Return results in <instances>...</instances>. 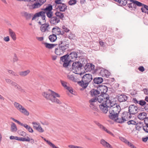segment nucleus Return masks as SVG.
<instances>
[{"mask_svg": "<svg viewBox=\"0 0 148 148\" xmlns=\"http://www.w3.org/2000/svg\"><path fill=\"white\" fill-rule=\"evenodd\" d=\"M11 85L18 90L21 91L23 90L22 89L21 86L15 82H13Z\"/></svg>", "mask_w": 148, "mask_h": 148, "instance_id": "32", "label": "nucleus"}, {"mask_svg": "<svg viewBox=\"0 0 148 148\" xmlns=\"http://www.w3.org/2000/svg\"><path fill=\"white\" fill-rule=\"evenodd\" d=\"M130 115L128 112H123L121 116V118H123L124 121H127L130 117L129 115Z\"/></svg>", "mask_w": 148, "mask_h": 148, "instance_id": "23", "label": "nucleus"}, {"mask_svg": "<svg viewBox=\"0 0 148 148\" xmlns=\"http://www.w3.org/2000/svg\"><path fill=\"white\" fill-rule=\"evenodd\" d=\"M58 47L55 49V53L57 55H62L69 47V45L65 41H60L57 44Z\"/></svg>", "mask_w": 148, "mask_h": 148, "instance_id": "2", "label": "nucleus"}, {"mask_svg": "<svg viewBox=\"0 0 148 148\" xmlns=\"http://www.w3.org/2000/svg\"><path fill=\"white\" fill-rule=\"evenodd\" d=\"M55 15L57 17L60 18L62 20L63 19V18H64V15L63 13L60 12H57L55 13Z\"/></svg>", "mask_w": 148, "mask_h": 148, "instance_id": "37", "label": "nucleus"}, {"mask_svg": "<svg viewBox=\"0 0 148 148\" xmlns=\"http://www.w3.org/2000/svg\"><path fill=\"white\" fill-rule=\"evenodd\" d=\"M35 127L36 128V130L39 132H43L44 131L40 125H38L37 127Z\"/></svg>", "mask_w": 148, "mask_h": 148, "instance_id": "50", "label": "nucleus"}, {"mask_svg": "<svg viewBox=\"0 0 148 148\" xmlns=\"http://www.w3.org/2000/svg\"><path fill=\"white\" fill-rule=\"evenodd\" d=\"M131 3H129L127 4L128 7L132 10H135L136 8V5L133 2H131Z\"/></svg>", "mask_w": 148, "mask_h": 148, "instance_id": "39", "label": "nucleus"}, {"mask_svg": "<svg viewBox=\"0 0 148 148\" xmlns=\"http://www.w3.org/2000/svg\"><path fill=\"white\" fill-rule=\"evenodd\" d=\"M143 129L145 132L148 133V125L145 124V125L143 127Z\"/></svg>", "mask_w": 148, "mask_h": 148, "instance_id": "56", "label": "nucleus"}, {"mask_svg": "<svg viewBox=\"0 0 148 148\" xmlns=\"http://www.w3.org/2000/svg\"><path fill=\"white\" fill-rule=\"evenodd\" d=\"M10 119H12V120H13L15 122L17 123L19 125H21V124H22V123H21V122H20L19 121L14 119V118L12 117H11L10 118Z\"/></svg>", "mask_w": 148, "mask_h": 148, "instance_id": "60", "label": "nucleus"}, {"mask_svg": "<svg viewBox=\"0 0 148 148\" xmlns=\"http://www.w3.org/2000/svg\"><path fill=\"white\" fill-rule=\"evenodd\" d=\"M127 123L128 125H135L136 124V123L135 121L132 120L129 121L127 122Z\"/></svg>", "mask_w": 148, "mask_h": 148, "instance_id": "54", "label": "nucleus"}, {"mask_svg": "<svg viewBox=\"0 0 148 148\" xmlns=\"http://www.w3.org/2000/svg\"><path fill=\"white\" fill-rule=\"evenodd\" d=\"M62 29L64 30L65 32H68L69 31V30L65 26L63 25L62 27Z\"/></svg>", "mask_w": 148, "mask_h": 148, "instance_id": "62", "label": "nucleus"}, {"mask_svg": "<svg viewBox=\"0 0 148 148\" xmlns=\"http://www.w3.org/2000/svg\"><path fill=\"white\" fill-rule=\"evenodd\" d=\"M61 0H55V7L57 6L58 5H60L62 3L61 2Z\"/></svg>", "mask_w": 148, "mask_h": 148, "instance_id": "55", "label": "nucleus"}, {"mask_svg": "<svg viewBox=\"0 0 148 148\" xmlns=\"http://www.w3.org/2000/svg\"><path fill=\"white\" fill-rule=\"evenodd\" d=\"M133 101L135 103H136L139 104L141 106H143L146 103L145 101L141 100L139 101H138L136 98L133 99Z\"/></svg>", "mask_w": 148, "mask_h": 148, "instance_id": "34", "label": "nucleus"}, {"mask_svg": "<svg viewBox=\"0 0 148 148\" xmlns=\"http://www.w3.org/2000/svg\"><path fill=\"white\" fill-rule=\"evenodd\" d=\"M52 5L51 4H49L45 8H42L41 10L44 11V12H46L52 11Z\"/></svg>", "mask_w": 148, "mask_h": 148, "instance_id": "31", "label": "nucleus"}, {"mask_svg": "<svg viewBox=\"0 0 148 148\" xmlns=\"http://www.w3.org/2000/svg\"><path fill=\"white\" fill-rule=\"evenodd\" d=\"M3 40L6 42H9L10 40V38L9 36H7L6 37H4L3 38Z\"/></svg>", "mask_w": 148, "mask_h": 148, "instance_id": "63", "label": "nucleus"}, {"mask_svg": "<svg viewBox=\"0 0 148 148\" xmlns=\"http://www.w3.org/2000/svg\"><path fill=\"white\" fill-rule=\"evenodd\" d=\"M92 79L91 74H86L84 75V89L86 88Z\"/></svg>", "mask_w": 148, "mask_h": 148, "instance_id": "7", "label": "nucleus"}, {"mask_svg": "<svg viewBox=\"0 0 148 148\" xmlns=\"http://www.w3.org/2000/svg\"><path fill=\"white\" fill-rule=\"evenodd\" d=\"M99 96L98 97V101L101 104L99 105V106L101 111L104 113H106L108 110V108L110 107L106 103L105 101H101V102L99 100ZM103 101L104 100H103Z\"/></svg>", "mask_w": 148, "mask_h": 148, "instance_id": "5", "label": "nucleus"}, {"mask_svg": "<svg viewBox=\"0 0 148 148\" xmlns=\"http://www.w3.org/2000/svg\"><path fill=\"white\" fill-rule=\"evenodd\" d=\"M147 114L146 113L142 112L140 113L138 116L139 119L141 120H145L147 117Z\"/></svg>", "mask_w": 148, "mask_h": 148, "instance_id": "27", "label": "nucleus"}, {"mask_svg": "<svg viewBox=\"0 0 148 148\" xmlns=\"http://www.w3.org/2000/svg\"><path fill=\"white\" fill-rule=\"evenodd\" d=\"M10 130L12 132H16L17 130L16 125L14 123L12 122V123L11 125Z\"/></svg>", "mask_w": 148, "mask_h": 148, "instance_id": "40", "label": "nucleus"}, {"mask_svg": "<svg viewBox=\"0 0 148 148\" xmlns=\"http://www.w3.org/2000/svg\"><path fill=\"white\" fill-rule=\"evenodd\" d=\"M10 138L11 140L15 139L18 141H22L25 140V139L23 137H19L17 136H11L10 137Z\"/></svg>", "mask_w": 148, "mask_h": 148, "instance_id": "36", "label": "nucleus"}, {"mask_svg": "<svg viewBox=\"0 0 148 148\" xmlns=\"http://www.w3.org/2000/svg\"><path fill=\"white\" fill-rule=\"evenodd\" d=\"M42 95L47 100H50L52 102H55L58 104H61V102L56 97H59L60 96L58 93L49 90L48 92H43Z\"/></svg>", "mask_w": 148, "mask_h": 148, "instance_id": "1", "label": "nucleus"}, {"mask_svg": "<svg viewBox=\"0 0 148 148\" xmlns=\"http://www.w3.org/2000/svg\"><path fill=\"white\" fill-rule=\"evenodd\" d=\"M82 63L79 61L74 62L72 65L73 70H74V73L77 74L81 75L83 74L82 72H79L82 69Z\"/></svg>", "mask_w": 148, "mask_h": 148, "instance_id": "4", "label": "nucleus"}, {"mask_svg": "<svg viewBox=\"0 0 148 148\" xmlns=\"http://www.w3.org/2000/svg\"><path fill=\"white\" fill-rule=\"evenodd\" d=\"M52 32L57 35H60V29L58 27H53L52 29Z\"/></svg>", "mask_w": 148, "mask_h": 148, "instance_id": "28", "label": "nucleus"}, {"mask_svg": "<svg viewBox=\"0 0 148 148\" xmlns=\"http://www.w3.org/2000/svg\"><path fill=\"white\" fill-rule=\"evenodd\" d=\"M100 143L105 148H113L111 145L103 139L101 140Z\"/></svg>", "mask_w": 148, "mask_h": 148, "instance_id": "16", "label": "nucleus"}, {"mask_svg": "<svg viewBox=\"0 0 148 148\" xmlns=\"http://www.w3.org/2000/svg\"><path fill=\"white\" fill-rule=\"evenodd\" d=\"M75 38V35L73 34H70L69 36V38L71 40L74 39Z\"/></svg>", "mask_w": 148, "mask_h": 148, "instance_id": "59", "label": "nucleus"}, {"mask_svg": "<svg viewBox=\"0 0 148 148\" xmlns=\"http://www.w3.org/2000/svg\"><path fill=\"white\" fill-rule=\"evenodd\" d=\"M99 91L98 90V89L97 88V89H93L91 90L90 91L91 95L92 96H93L96 97L98 95H99Z\"/></svg>", "mask_w": 148, "mask_h": 148, "instance_id": "26", "label": "nucleus"}, {"mask_svg": "<svg viewBox=\"0 0 148 148\" xmlns=\"http://www.w3.org/2000/svg\"><path fill=\"white\" fill-rule=\"evenodd\" d=\"M14 107L19 111L23 107L21 105L16 102L14 103Z\"/></svg>", "mask_w": 148, "mask_h": 148, "instance_id": "44", "label": "nucleus"}, {"mask_svg": "<svg viewBox=\"0 0 148 148\" xmlns=\"http://www.w3.org/2000/svg\"><path fill=\"white\" fill-rule=\"evenodd\" d=\"M67 6L64 3H62L57 5L56 9H59L60 12H64L67 9Z\"/></svg>", "mask_w": 148, "mask_h": 148, "instance_id": "20", "label": "nucleus"}, {"mask_svg": "<svg viewBox=\"0 0 148 148\" xmlns=\"http://www.w3.org/2000/svg\"><path fill=\"white\" fill-rule=\"evenodd\" d=\"M45 12L43 11H41L36 13L34 14L32 19V20H35L36 18L37 17L41 16L42 19L44 21V22L45 23H46V20H45Z\"/></svg>", "mask_w": 148, "mask_h": 148, "instance_id": "9", "label": "nucleus"}, {"mask_svg": "<svg viewBox=\"0 0 148 148\" xmlns=\"http://www.w3.org/2000/svg\"><path fill=\"white\" fill-rule=\"evenodd\" d=\"M60 60L64 62L63 66L64 67H67L70 65L71 62V60H69L68 54H67L60 57Z\"/></svg>", "mask_w": 148, "mask_h": 148, "instance_id": "6", "label": "nucleus"}, {"mask_svg": "<svg viewBox=\"0 0 148 148\" xmlns=\"http://www.w3.org/2000/svg\"><path fill=\"white\" fill-rule=\"evenodd\" d=\"M60 82L62 85L63 87H64L65 88L66 87H67V86L66 85L67 83L66 82L61 80Z\"/></svg>", "mask_w": 148, "mask_h": 148, "instance_id": "58", "label": "nucleus"}, {"mask_svg": "<svg viewBox=\"0 0 148 148\" xmlns=\"http://www.w3.org/2000/svg\"><path fill=\"white\" fill-rule=\"evenodd\" d=\"M21 126H23L26 128L29 132L32 133L33 132V130L31 127L26 124H23L22 123L21 125Z\"/></svg>", "mask_w": 148, "mask_h": 148, "instance_id": "33", "label": "nucleus"}, {"mask_svg": "<svg viewBox=\"0 0 148 148\" xmlns=\"http://www.w3.org/2000/svg\"><path fill=\"white\" fill-rule=\"evenodd\" d=\"M99 101L101 102L104 100L103 101H105L110 107L115 106L117 105L116 103V99L114 98L109 97L108 94H105L103 96H99Z\"/></svg>", "mask_w": 148, "mask_h": 148, "instance_id": "3", "label": "nucleus"}, {"mask_svg": "<svg viewBox=\"0 0 148 148\" xmlns=\"http://www.w3.org/2000/svg\"><path fill=\"white\" fill-rule=\"evenodd\" d=\"M8 71L9 74H12V75L14 76H18V75L17 73H15V72H14L12 70H8Z\"/></svg>", "mask_w": 148, "mask_h": 148, "instance_id": "49", "label": "nucleus"}, {"mask_svg": "<svg viewBox=\"0 0 148 148\" xmlns=\"http://www.w3.org/2000/svg\"><path fill=\"white\" fill-rule=\"evenodd\" d=\"M139 71L141 72H143L145 71V68L143 66H140L138 68Z\"/></svg>", "mask_w": 148, "mask_h": 148, "instance_id": "64", "label": "nucleus"}, {"mask_svg": "<svg viewBox=\"0 0 148 148\" xmlns=\"http://www.w3.org/2000/svg\"><path fill=\"white\" fill-rule=\"evenodd\" d=\"M115 121L119 123H122L125 122L123 118H118V117L117 118Z\"/></svg>", "mask_w": 148, "mask_h": 148, "instance_id": "53", "label": "nucleus"}, {"mask_svg": "<svg viewBox=\"0 0 148 148\" xmlns=\"http://www.w3.org/2000/svg\"><path fill=\"white\" fill-rule=\"evenodd\" d=\"M130 2H133L135 4L138 6H143L144 4L142 3L139 2L138 1L134 0H129Z\"/></svg>", "mask_w": 148, "mask_h": 148, "instance_id": "43", "label": "nucleus"}, {"mask_svg": "<svg viewBox=\"0 0 148 148\" xmlns=\"http://www.w3.org/2000/svg\"><path fill=\"white\" fill-rule=\"evenodd\" d=\"M49 38L51 42H54L57 39L56 35L54 34H53L52 35H50L49 36Z\"/></svg>", "mask_w": 148, "mask_h": 148, "instance_id": "35", "label": "nucleus"}, {"mask_svg": "<svg viewBox=\"0 0 148 148\" xmlns=\"http://www.w3.org/2000/svg\"><path fill=\"white\" fill-rule=\"evenodd\" d=\"M110 114V115H109L110 118L115 121L118 117V114Z\"/></svg>", "mask_w": 148, "mask_h": 148, "instance_id": "42", "label": "nucleus"}, {"mask_svg": "<svg viewBox=\"0 0 148 148\" xmlns=\"http://www.w3.org/2000/svg\"><path fill=\"white\" fill-rule=\"evenodd\" d=\"M45 13H46L47 16L49 19H50L53 16V12L52 11L46 12Z\"/></svg>", "mask_w": 148, "mask_h": 148, "instance_id": "48", "label": "nucleus"}, {"mask_svg": "<svg viewBox=\"0 0 148 148\" xmlns=\"http://www.w3.org/2000/svg\"><path fill=\"white\" fill-rule=\"evenodd\" d=\"M120 140L131 148H137L132 143L123 137L119 138Z\"/></svg>", "mask_w": 148, "mask_h": 148, "instance_id": "14", "label": "nucleus"}, {"mask_svg": "<svg viewBox=\"0 0 148 148\" xmlns=\"http://www.w3.org/2000/svg\"><path fill=\"white\" fill-rule=\"evenodd\" d=\"M8 33L12 40L14 41L16 39V37L15 32L11 29L10 28L8 29Z\"/></svg>", "mask_w": 148, "mask_h": 148, "instance_id": "22", "label": "nucleus"}, {"mask_svg": "<svg viewBox=\"0 0 148 148\" xmlns=\"http://www.w3.org/2000/svg\"><path fill=\"white\" fill-rule=\"evenodd\" d=\"M77 2L76 0H70L68 2V4L69 5H72L75 4Z\"/></svg>", "mask_w": 148, "mask_h": 148, "instance_id": "52", "label": "nucleus"}, {"mask_svg": "<svg viewBox=\"0 0 148 148\" xmlns=\"http://www.w3.org/2000/svg\"><path fill=\"white\" fill-rule=\"evenodd\" d=\"M68 78L70 80L75 82L77 81L76 79H75L74 76L73 75H68L67 76Z\"/></svg>", "mask_w": 148, "mask_h": 148, "instance_id": "45", "label": "nucleus"}, {"mask_svg": "<svg viewBox=\"0 0 148 148\" xmlns=\"http://www.w3.org/2000/svg\"><path fill=\"white\" fill-rule=\"evenodd\" d=\"M65 88L69 90L70 93H73V91L71 88L68 87L67 86V87H66Z\"/></svg>", "mask_w": 148, "mask_h": 148, "instance_id": "61", "label": "nucleus"}, {"mask_svg": "<svg viewBox=\"0 0 148 148\" xmlns=\"http://www.w3.org/2000/svg\"><path fill=\"white\" fill-rule=\"evenodd\" d=\"M98 90L99 91V94H101L100 96H103L105 94H107L106 93L108 90L107 87L104 85L99 86L97 87Z\"/></svg>", "mask_w": 148, "mask_h": 148, "instance_id": "10", "label": "nucleus"}, {"mask_svg": "<svg viewBox=\"0 0 148 148\" xmlns=\"http://www.w3.org/2000/svg\"><path fill=\"white\" fill-rule=\"evenodd\" d=\"M22 15L25 17L26 19L29 20L31 19L33 14H29L26 12H23L21 13Z\"/></svg>", "mask_w": 148, "mask_h": 148, "instance_id": "25", "label": "nucleus"}, {"mask_svg": "<svg viewBox=\"0 0 148 148\" xmlns=\"http://www.w3.org/2000/svg\"><path fill=\"white\" fill-rule=\"evenodd\" d=\"M117 97L118 100L120 102L125 101L127 99V97L124 94L118 95Z\"/></svg>", "mask_w": 148, "mask_h": 148, "instance_id": "18", "label": "nucleus"}, {"mask_svg": "<svg viewBox=\"0 0 148 148\" xmlns=\"http://www.w3.org/2000/svg\"><path fill=\"white\" fill-rule=\"evenodd\" d=\"M127 1H129V0H120L119 5L121 6H125L127 3Z\"/></svg>", "mask_w": 148, "mask_h": 148, "instance_id": "46", "label": "nucleus"}, {"mask_svg": "<svg viewBox=\"0 0 148 148\" xmlns=\"http://www.w3.org/2000/svg\"><path fill=\"white\" fill-rule=\"evenodd\" d=\"M6 82L8 84H11V85L14 81L9 79H5Z\"/></svg>", "mask_w": 148, "mask_h": 148, "instance_id": "57", "label": "nucleus"}, {"mask_svg": "<svg viewBox=\"0 0 148 148\" xmlns=\"http://www.w3.org/2000/svg\"><path fill=\"white\" fill-rule=\"evenodd\" d=\"M97 125L98 127L101 129L102 130L105 131L107 133H108V134H110L112 136L114 137V135L113 134V133H112V132H111L110 131L108 130L105 127L101 125L100 123H98L97 124Z\"/></svg>", "mask_w": 148, "mask_h": 148, "instance_id": "21", "label": "nucleus"}, {"mask_svg": "<svg viewBox=\"0 0 148 148\" xmlns=\"http://www.w3.org/2000/svg\"><path fill=\"white\" fill-rule=\"evenodd\" d=\"M129 111L130 114H135L138 112V107L136 106L131 105L129 107Z\"/></svg>", "mask_w": 148, "mask_h": 148, "instance_id": "12", "label": "nucleus"}, {"mask_svg": "<svg viewBox=\"0 0 148 148\" xmlns=\"http://www.w3.org/2000/svg\"><path fill=\"white\" fill-rule=\"evenodd\" d=\"M94 65L92 64L88 63L84 66L85 71L84 72L90 71L94 69Z\"/></svg>", "mask_w": 148, "mask_h": 148, "instance_id": "19", "label": "nucleus"}, {"mask_svg": "<svg viewBox=\"0 0 148 148\" xmlns=\"http://www.w3.org/2000/svg\"><path fill=\"white\" fill-rule=\"evenodd\" d=\"M21 113L24 115L28 116L29 114V113L23 106L21 109L19 111Z\"/></svg>", "mask_w": 148, "mask_h": 148, "instance_id": "38", "label": "nucleus"}, {"mask_svg": "<svg viewBox=\"0 0 148 148\" xmlns=\"http://www.w3.org/2000/svg\"><path fill=\"white\" fill-rule=\"evenodd\" d=\"M50 23L51 25H56L60 22V19L59 18L56 16H53L50 19H49Z\"/></svg>", "mask_w": 148, "mask_h": 148, "instance_id": "13", "label": "nucleus"}, {"mask_svg": "<svg viewBox=\"0 0 148 148\" xmlns=\"http://www.w3.org/2000/svg\"><path fill=\"white\" fill-rule=\"evenodd\" d=\"M94 82L97 84L101 83L103 81V79L101 77L96 78L94 79Z\"/></svg>", "mask_w": 148, "mask_h": 148, "instance_id": "41", "label": "nucleus"}, {"mask_svg": "<svg viewBox=\"0 0 148 148\" xmlns=\"http://www.w3.org/2000/svg\"><path fill=\"white\" fill-rule=\"evenodd\" d=\"M83 76L82 77V79L81 81H79L77 82L78 84L80 86H82V88L80 89L81 90H83Z\"/></svg>", "mask_w": 148, "mask_h": 148, "instance_id": "51", "label": "nucleus"}, {"mask_svg": "<svg viewBox=\"0 0 148 148\" xmlns=\"http://www.w3.org/2000/svg\"><path fill=\"white\" fill-rule=\"evenodd\" d=\"M77 53V52L73 51L68 55L69 60H71V62H73L76 60L77 57H79Z\"/></svg>", "mask_w": 148, "mask_h": 148, "instance_id": "11", "label": "nucleus"}, {"mask_svg": "<svg viewBox=\"0 0 148 148\" xmlns=\"http://www.w3.org/2000/svg\"><path fill=\"white\" fill-rule=\"evenodd\" d=\"M100 74L103 77H108L110 75V73L108 70L103 69L101 70Z\"/></svg>", "mask_w": 148, "mask_h": 148, "instance_id": "17", "label": "nucleus"}, {"mask_svg": "<svg viewBox=\"0 0 148 148\" xmlns=\"http://www.w3.org/2000/svg\"><path fill=\"white\" fill-rule=\"evenodd\" d=\"M98 101V98L97 99L96 98H93L91 99L89 101L90 104V107L91 108H95V105L96 103Z\"/></svg>", "mask_w": 148, "mask_h": 148, "instance_id": "24", "label": "nucleus"}, {"mask_svg": "<svg viewBox=\"0 0 148 148\" xmlns=\"http://www.w3.org/2000/svg\"><path fill=\"white\" fill-rule=\"evenodd\" d=\"M44 44L45 45L46 48L49 49H51L53 48L54 47L57 45V44H50L47 42H45Z\"/></svg>", "mask_w": 148, "mask_h": 148, "instance_id": "30", "label": "nucleus"}, {"mask_svg": "<svg viewBox=\"0 0 148 148\" xmlns=\"http://www.w3.org/2000/svg\"><path fill=\"white\" fill-rule=\"evenodd\" d=\"M121 110L120 106L117 105H116L114 107L112 106L110 108L109 111L110 114H118Z\"/></svg>", "mask_w": 148, "mask_h": 148, "instance_id": "8", "label": "nucleus"}, {"mask_svg": "<svg viewBox=\"0 0 148 148\" xmlns=\"http://www.w3.org/2000/svg\"><path fill=\"white\" fill-rule=\"evenodd\" d=\"M30 72L29 70H27L24 71H21L18 72L19 75L21 77H25L27 76Z\"/></svg>", "mask_w": 148, "mask_h": 148, "instance_id": "29", "label": "nucleus"}, {"mask_svg": "<svg viewBox=\"0 0 148 148\" xmlns=\"http://www.w3.org/2000/svg\"><path fill=\"white\" fill-rule=\"evenodd\" d=\"M49 25L48 23H45L44 24H42L40 27V30L42 32H48L49 31Z\"/></svg>", "mask_w": 148, "mask_h": 148, "instance_id": "15", "label": "nucleus"}, {"mask_svg": "<svg viewBox=\"0 0 148 148\" xmlns=\"http://www.w3.org/2000/svg\"><path fill=\"white\" fill-rule=\"evenodd\" d=\"M23 138L25 139V140H22V141H26V142H29L30 141V142L32 144H33L34 143V140L33 139L31 138L30 139L29 138V137L28 136L27 137V138Z\"/></svg>", "mask_w": 148, "mask_h": 148, "instance_id": "47", "label": "nucleus"}]
</instances>
